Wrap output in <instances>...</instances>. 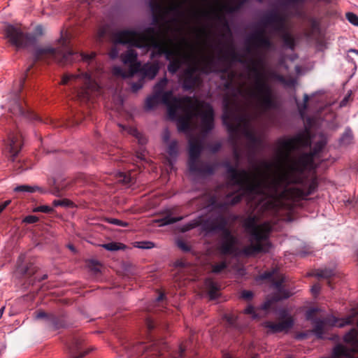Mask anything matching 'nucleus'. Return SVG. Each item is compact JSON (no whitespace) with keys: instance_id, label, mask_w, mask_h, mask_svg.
I'll return each instance as SVG.
<instances>
[{"instance_id":"nucleus-53","label":"nucleus","mask_w":358,"mask_h":358,"mask_svg":"<svg viewBox=\"0 0 358 358\" xmlns=\"http://www.w3.org/2000/svg\"><path fill=\"white\" fill-rule=\"evenodd\" d=\"M148 324V327L149 329H152V328H153V325L152 324V323H151V322H150V321H148V324Z\"/></svg>"},{"instance_id":"nucleus-48","label":"nucleus","mask_w":358,"mask_h":358,"mask_svg":"<svg viewBox=\"0 0 358 358\" xmlns=\"http://www.w3.org/2000/svg\"><path fill=\"white\" fill-rule=\"evenodd\" d=\"M120 176L122 177H123V178L121 180L122 182H129V178L125 176L124 173H120Z\"/></svg>"},{"instance_id":"nucleus-21","label":"nucleus","mask_w":358,"mask_h":358,"mask_svg":"<svg viewBox=\"0 0 358 358\" xmlns=\"http://www.w3.org/2000/svg\"><path fill=\"white\" fill-rule=\"evenodd\" d=\"M15 192H29L33 193L35 192H40L41 193H44L45 191L43 190L40 187L36 185H23L17 186L15 188Z\"/></svg>"},{"instance_id":"nucleus-16","label":"nucleus","mask_w":358,"mask_h":358,"mask_svg":"<svg viewBox=\"0 0 358 358\" xmlns=\"http://www.w3.org/2000/svg\"><path fill=\"white\" fill-rule=\"evenodd\" d=\"M251 44L257 50L268 49L271 43L262 32H255L250 37Z\"/></svg>"},{"instance_id":"nucleus-28","label":"nucleus","mask_w":358,"mask_h":358,"mask_svg":"<svg viewBox=\"0 0 358 358\" xmlns=\"http://www.w3.org/2000/svg\"><path fill=\"white\" fill-rule=\"evenodd\" d=\"M346 18L353 25L358 26V16L352 13H348Z\"/></svg>"},{"instance_id":"nucleus-61","label":"nucleus","mask_w":358,"mask_h":358,"mask_svg":"<svg viewBox=\"0 0 358 358\" xmlns=\"http://www.w3.org/2000/svg\"><path fill=\"white\" fill-rule=\"evenodd\" d=\"M217 229V227H212V230H216Z\"/></svg>"},{"instance_id":"nucleus-31","label":"nucleus","mask_w":358,"mask_h":358,"mask_svg":"<svg viewBox=\"0 0 358 358\" xmlns=\"http://www.w3.org/2000/svg\"><path fill=\"white\" fill-rule=\"evenodd\" d=\"M244 313L250 315L252 319L257 318V315L255 313L254 307L252 306H248L245 310Z\"/></svg>"},{"instance_id":"nucleus-32","label":"nucleus","mask_w":358,"mask_h":358,"mask_svg":"<svg viewBox=\"0 0 358 358\" xmlns=\"http://www.w3.org/2000/svg\"><path fill=\"white\" fill-rule=\"evenodd\" d=\"M108 222L117 226L127 227L128 224L117 219H109Z\"/></svg>"},{"instance_id":"nucleus-27","label":"nucleus","mask_w":358,"mask_h":358,"mask_svg":"<svg viewBox=\"0 0 358 358\" xmlns=\"http://www.w3.org/2000/svg\"><path fill=\"white\" fill-rule=\"evenodd\" d=\"M134 246L141 249H151L155 244L150 241H138L134 243Z\"/></svg>"},{"instance_id":"nucleus-3","label":"nucleus","mask_w":358,"mask_h":358,"mask_svg":"<svg viewBox=\"0 0 358 358\" xmlns=\"http://www.w3.org/2000/svg\"><path fill=\"white\" fill-rule=\"evenodd\" d=\"M168 80L164 78L154 87V94L146 100V108L152 109L159 102L165 104L168 110V116L176 120L179 131L189 135L195 130L208 132L214 126L213 110L208 103L189 97L176 98L172 92L161 94L167 84Z\"/></svg>"},{"instance_id":"nucleus-11","label":"nucleus","mask_w":358,"mask_h":358,"mask_svg":"<svg viewBox=\"0 0 358 358\" xmlns=\"http://www.w3.org/2000/svg\"><path fill=\"white\" fill-rule=\"evenodd\" d=\"M262 278H272V287L275 292V296L273 297V300L278 301L287 299L293 294V292L283 289L282 283L285 282V278L282 274L278 273L277 270H273L272 272H265L264 274H262Z\"/></svg>"},{"instance_id":"nucleus-23","label":"nucleus","mask_w":358,"mask_h":358,"mask_svg":"<svg viewBox=\"0 0 358 358\" xmlns=\"http://www.w3.org/2000/svg\"><path fill=\"white\" fill-rule=\"evenodd\" d=\"M182 219V217H171V216H166L164 218L158 220L157 222H159V226H164L170 224L175 223L178 221H180Z\"/></svg>"},{"instance_id":"nucleus-34","label":"nucleus","mask_w":358,"mask_h":358,"mask_svg":"<svg viewBox=\"0 0 358 358\" xmlns=\"http://www.w3.org/2000/svg\"><path fill=\"white\" fill-rule=\"evenodd\" d=\"M108 27H101L99 29L97 32V38L98 39H101L102 37L105 36L106 32L108 31Z\"/></svg>"},{"instance_id":"nucleus-35","label":"nucleus","mask_w":358,"mask_h":358,"mask_svg":"<svg viewBox=\"0 0 358 358\" xmlns=\"http://www.w3.org/2000/svg\"><path fill=\"white\" fill-rule=\"evenodd\" d=\"M241 296L243 299L245 300H250L253 296V294L251 291L244 290L241 292Z\"/></svg>"},{"instance_id":"nucleus-64","label":"nucleus","mask_w":358,"mask_h":358,"mask_svg":"<svg viewBox=\"0 0 358 358\" xmlns=\"http://www.w3.org/2000/svg\"><path fill=\"white\" fill-rule=\"evenodd\" d=\"M289 358H292V357H289Z\"/></svg>"},{"instance_id":"nucleus-38","label":"nucleus","mask_w":358,"mask_h":358,"mask_svg":"<svg viewBox=\"0 0 358 358\" xmlns=\"http://www.w3.org/2000/svg\"><path fill=\"white\" fill-rule=\"evenodd\" d=\"M197 225H198L197 222H190V223L187 224V225L184 226L181 230L182 231H187L189 229H192L196 227Z\"/></svg>"},{"instance_id":"nucleus-39","label":"nucleus","mask_w":358,"mask_h":358,"mask_svg":"<svg viewBox=\"0 0 358 358\" xmlns=\"http://www.w3.org/2000/svg\"><path fill=\"white\" fill-rule=\"evenodd\" d=\"M320 285H318V284H316V285H314L312 287H311V292L313 293V295H317L320 292Z\"/></svg>"},{"instance_id":"nucleus-41","label":"nucleus","mask_w":358,"mask_h":358,"mask_svg":"<svg viewBox=\"0 0 358 358\" xmlns=\"http://www.w3.org/2000/svg\"><path fill=\"white\" fill-rule=\"evenodd\" d=\"M184 351H185V348H184L182 345H180V346L179 347V352H178V353L175 354V355H172V357H173V358H180V357H182V352H183Z\"/></svg>"},{"instance_id":"nucleus-22","label":"nucleus","mask_w":358,"mask_h":358,"mask_svg":"<svg viewBox=\"0 0 358 358\" xmlns=\"http://www.w3.org/2000/svg\"><path fill=\"white\" fill-rule=\"evenodd\" d=\"M101 247L108 251H117L120 250L125 249L126 246L121 243L117 242H110L108 243L101 245Z\"/></svg>"},{"instance_id":"nucleus-24","label":"nucleus","mask_w":358,"mask_h":358,"mask_svg":"<svg viewBox=\"0 0 358 358\" xmlns=\"http://www.w3.org/2000/svg\"><path fill=\"white\" fill-rule=\"evenodd\" d=\"M334 275V271L331 269H320L318 270L314 275L317 278H328Z\"/></svg>"},{"instance_id":"nucleus-6","label":"nucleus","mask_w":358,"mask_h":358,"mask_svg":"<svg viewBox=\"0 0 358 358\" xmlns=\"http://www.w3.org/2000/svg\"><path fill=\"white\" fill-rule=\"evenodd\" d=\"M244 227L250 236V245L245 247L242 252L249 256L260 252H268L271 248L268 239L272 229L271 224L268 222L259 223L255 217H252L245 221Z\"/></svg>"},{"instance_id":"nucleus-9","label":"nucleus","mask_w":358,"mask_h":358,"mask_svg":"<svg viewBox=\"0 0 358 358\" xmlns=\"http://www.w3.org/2000/svg\"><path fill=\"white\" fill-rule=\"evenodd\" d=\"M59 43L64 49H55L49 46L36 48L33 50V55L35 59L50 57L62 64H66L68 63L69 62L68 59L69 56H71L73 54L71 51H66V48H68L69 40L66 38L62 36L59 40Z\"/></svg>"},{"instance_id":"nucleus-54","label":"nucleus","mask_w":358,"mask_h":358,"mask_svg":"<svg viewBox=\"0 0 358 358\" xmlns=\"http://www.w3.org/2000/svg\"><path fill=\"white\" fill-rule=\"evenodd\" d=\"M346 101H347V99H343V100L341 101V106H345V105Z\"/></svg>"},{"instance_id":"nucleus-52","label":"nucleus","mask_w":358,"mask_h":358,"mask_svg":"<svg viewBox=\"0 0 358 358\" xmlns=\"http://www.w3.org/2000/svg\"><path fill=\"white\" fill-rule=\"evenodd\" d=\"M4 309H5V308H4V307H2V308L0 309V319L1 318V317H2L3 314Z\"/></svg>"},{"instance_id":"nucleus-15","label":"nucleus","mask_w":358,"mask_h":358,"mask_svg":"<svg viewBox=\"0 0 358 358\" xmlns=\"http://www.w3.org/2000/svg\"><path fill=\"white\" fill-rule=\"evenodd\" d=\"M189 168L192 171H193V164L200 155L201 150V143L197 140L192 138H189Z\"/></svg>"},{"instance_id":"nucleus-1","label":"nucleus","mask_w":358,"mask_h":358,"mask_svg":"<svg viewBox=\"0 0 358 358\" xmlns=\"http://www.w3.org/2000/svg\"><path fill=\"white\" fill-rule=\"evenodd\" d=\"M310 144L307 134L281 138L278 141L277 151L272 161L261 162L248 171L229 168L231 181L238 187L239 192L228 195L227 202L236 204L245 196L248 202L257 201V206L266 211L285 206V200L305 196L298 185L303 180V171L314 168V155L310 153L296 157L294 151Z\"/></svg>"},{"instance_id":"nucleus-40","label":"nucleus","mask_w":358,"mask_h":358,"mask_svg":"<svg viewBox=\"0 0 358 358\" xmlns=\"http://www.w3.org/2000/svg\"><path fill=\"white\" fill-rule=\"evenodd\" d=\"M303 100H304V103H303V108H299V111H300V113L301 115H303V113L306 108V103L308 101V96L307 94L304 95Z\"/></svg>"},{"instance_id":"nucleus-7","label":"nucleus","mask_w":358,"mask_h":358,"mask_svg":"<svg viewBox=\"0 0 358 358\" xmlns=\"http://www.w3.org/2000/svg\"><path fill=\"white\" fill-rule=\"evenodd\" d=\"M97 78L98 76L95 72H80L64 76L62 84L65 85L70 80L75 81L78 85H80V89L77 90L78 97L88 99L90 92H96L99 89Z\"/></svg>"},{"instance_id":"nucleus-5","label":"nucleus","mask_w":358,"mask_h":358,"mask_svg":"<svg viewBox=\"0 0 358 358\" xmlns=\"http://www.w3.org/2000/svg\"><path fill=\"white\" fill-rule=\"evenodd\" d=\"M146 30H144L143 31H133V30H124L116 32L114 34V38L113 42L115 45V48H113L110 52V56L112 59L116 58L118 55L119 52L117 50V45L122 44V45H128V50L127 52L124 55H121L122 61L123 64L128 66L129 69L128 71H124L121 67L120 66H114L113 68V73L115 76H119L123 78H129L131 77L134 73H137L140 70H142L143 73L145 76L148 77L150 79H153L155 76L157 74L159 71V66L157 64H145L142 69H141V63L137 61V53L135 52V50L133 49L134 47L138 48L134 44V41L131 40L128 41V42L126 43H120L117 42V39L118 38V35L122 32L124 31H132L136 32L138 34H143L145 33Z\"/></svg>"},{"instance_id":"nucleus-25","label":"nucleus","mask_w":358,"mask_h":358,"mask_svg":"<svg viewBox=\"0 0 358 358\" xmlns=\"http://www.w3.org/2000/svg\"><path fill=\"white\" fill-rule=\"evenodd\" d=\"M352 140V133L350 129L345 131L343 135L340 139L341 143L343 145H348L351 143Z\"/></svg>"},{"instance_id":"nucleus-10","label":"nucleus","mask_w":358,"mask_h":358,"mask_svg":"<svg viewBox=\"0 0 358 358\" xmlns=\"http://www.w3.org/2000/svg\"><path fill=\"white\" fill-rule=\"evenodd\" d=\"M355 321V315H352L345 319H338L334 317H331L325 320H316L315 321V328L313 331L317 337L322 338L323 333L329 330L330 327H343L344 326L351 324Z\"/></svg>"},{"instance_id":"nucleus-63","label":"nucleus","mask_w":358,"mask_h":358,"mask_svg":"<svg viewBox=\"0 0 358 358\" xmlns=\"http://www.w3.org/2000/svg\"><path fill=\"white\" fill-rule=\"evenodd\" d=\"M96 66L97 70L100 68V66H98L97 64H96Z\"/></svg>"},{"instance_id":"nucleus-30","label":"nucleus","mask_w":358,"mask_h":358,"mask_svg":"<svg viewBox=\"0 0 358 358\" xmlns=\"http://www.w3.org/2000/svg\"><path fill=\"white\" fill-rule=\"evenodd\" d=\"M13 105H14L13 108H10V110L15 114H21L22 113L21 107L16 100H15L13 101Z\"/></svg>"},{"instance_id":"nucleus-49","label":"nucleus","mask_w":358,"mask_h":358,"mask_svg":"<svg viewBox=\"0 0 358 358\" xmlns=\"http://www.w3.org/2000/svg\"><path fill=\"white\" fill-rule=\"evenodd\" d=\"M141 87H142L141 85H137V84H133L132 86H131L132 90L134 92H136L137 90H138Z\"/></svg>"},{"instance_id":"nucleus-26","label":"nucleus","mask_w":358,"mask_h":358,"mask_svg":"<svg viewBox=\"0 0 358 358\" xmlns=\"http://www.w3.org/2000/svg\"><path fill=\"white\" fill-rule=\"evenodd\" d=\"M282 38L285 45L291 49L294 46V41L292 36L287 32L282 34Z\"/></svg>"},{"instance_id":"nucleus-62","label":"nucleus","mask_w":358,"mask_h":358,"mask_svg":"<svg viewBox=\"0 0 358 358\" xmlns=\"http://www.w3.org/2000/svg\"><path fill=\"white\" fill-rule=\"evenodd\" d=\"M157 350V348L156 347H152V350Z\"/></svg>"},{"instance_id":"nucleus-18","label":"nucleus","mask_w":358,"mask_h":358,"mask_svg":"<svg viewBox=\"0 0 358 358\" xmlns=\"http://www.w3.org/2000/svg\"><path fill=\"white\" fill-rule=\"evenodd\" d=\"M269 24L275 27L277 30H285L287 24L285 19L278 15H272L269 19Z\"/></svg>"},{"instance_id":"nucleus-47","label":"nucleus","mask_w":358,"mask_h":358,"mask_svg":"<svg viewBox=\"0 0 358 358\" xmlns=\"http://www.w3.org/2000/svg\"><path fill=\"white\" fill-rule=\"evenodd\" d=\"M271 303V301H270V300L267 301L266 302H265V303L262 306V308L263 310H267V309L269 308V306H270Z\"/></svg>"},{"instance_id":"nucleus-29","label":"nucleus","mask_w":358,"mask_h":358,"mask_svg":"<svg viewBox=\"0 0 358 358\" xmlns=\"http://www.w3.org/2000/svg\"><path fill=\"white\" fill-rule=\"evenodd\" d=\"M34 212H42L48 213L52 211V208L48 206H40L34 209Z\"/></svg>"},{"instance_id":"nucleus-20","label":"nucleus","mask_w":358,"mask_h":358,"mask_svg":"<svg viewBox=\"0 0 358 358\" xmlns=\"http://www.w3.org/2000/svg\"><path fill=\"white\" fill-rule=\"evenodd\" d=\"M206 286L208 289V295L210 299H215L218 296V288L215 282L212 280L208 279L206 282Z\"/></svg>"},{"instance_id":"nucleus-46","label":"nucleus","mask_w":358,"mask_h":358,"mask_svg":"<svg viewBox=\"0 0 358 358\" xmlns=\"http://www.w3.org/2000/svg\"><path fill=\"white\" fill-rule=\"evenodd\" d=\"M45 317H46V313L43 311H39L36 315V317L37 319H41V318H43Z\"/></svg>"},{"instance_id":"nucleus-19","label":"nucleus","mask_w":358,"mask_h":358,"mask_svg":"<svg viewBox=\"0 0 358 358\" xmlns=\"http://www.w3.org/2000/svg\"><path fill=\"white\" fill-rule=\"evenodd\" d=\"M181 3L178 0H171L168 7L166 8V13H174L177 17L181 16L182 13L180 12Z\"/></svg>"},{"instance_id":"nucleus-4","label":"nucleus","mask_w":358,"mask_h":358,"mask_svg":"<svg viewBox=\"0 0 358 358\" xmlns=\"http://www.w3.org/2000/svg\"><path fill=\"white\" fill-rule=\"evenodd\" d=\"M262 66V61L253 65L255 73L253 87L244 95L245 103L242 108L244 114L236 118V127L234 128L229 124V115L227 108L222 115L223 123L227 126L230 131H238L241 129L239 127L243 125L245 136L252 141H255L256 137L253 129L251 128L250 120L275 106L274 95L271 87L265 80Z\"/></svg>"},{"instance_id":"nucleus-8","label":"nucleus","mask_w":358,"mask_h":358,"mask_svg":"<svg viewBox=\"0 0 358 358\" xmlns=\"http://www.w3.org/2000/svg\"><path fill=\"white\" fill-rule=\"evenodd\" d=\"M43 34V29L41 25L36 26L34 34H24L20 29L13 25L9 24L6 28V37L17 49L34 46L38 37L41 36Z\"/></svg>"},{"instance_id":"nucleus-60","label":"nucleus","mask_w":358,"mask_h":358,"mask_svg":"<svg viewBox=\"0 0 358 358\" xmlns=\"http://www.w3.org/2000/svg\"><path fill=\"white\" fill-rule=\"evenodd\" d=\"M172 146H173V147L176 146V142H173V143H172V145H171V147H172Z\"/></svg>"},{"instance_id":"nucleus-59","label":"nucleus","mask_w":358,"mask_h":358,"mask_svg":"<svg viewBox=\"0 0 358 358\" xmlns=\"http://www.w3.org/2000/svg\"><path fill=\"white\" fill-rule=\"evenodd\" d=\"M351 51L354 52H355L356 54L358 55V50H351Z\"/></svg>"},{"instance_id":"nucleus-2","label":"nucleus","mask_w":358,"mask_h":358,"mask_svg":"<svg viewBox=\"0 0 358 358\" xmlns=\"http://www.w3.org/2000/svg\"><path fill=\"white\" fill-rule=\"evenodd\" d=\"M222 7L217 1L203 0L199 5L192 3L188 9L189 20L185 25L194 36V41L185 38H178L175 33L168 29H148L143 34L124 31L118 35L117 42L126 43L134 41V44L146 50H152L151 57L164 54L167 60H171L168 66L169 72L174 73L181 63L188 65L180 80L183 88L189 90L200 83L201 75L214 71V60L210 52L208 41L209 34L207 26L202 20L217 18Z\"/></svg>"},{"instance_id":"nucleus-17","label":"nucleus","mask_w":358,"mask_h":358,"mask_svg":"<svg viewBox=\"0 0 358 358\" xmlns=\"http://www.w3.org/2000/svg\"><path fill=\"white\" fill-rule=\"evenodd\" d=\"M66 51H71L73 53L71 56H69L68 57L69 61H70L68 64L76 62V57H80V60L86 63L87 65L93 64L95 62L96 53L94 52H92L90 54H85L83 52L78 54V52H74L72 50H69L67 48ZM66 64H67V63Z\"/></svg>"},{"instance_id":"nucleus-57","label":"nucleus","mask_w":358,"mask_h":358,"mask_svg":"<svg viewBox=\"0 0 358 358\" xmlns=\"http://www.w3.org/2000/svg\"><path fill=\"white\" fill-rule=\"evenodd\" d=\"M83 356H84V354H82V355H80V356H78V357H73L72 358H81V357H83Z\"/></svg>"},{"instance_id":"nucleus-12","label":"nucleus","mask_w":358,"mask_h":358,"mask_svg":"<svg viewBox=\"0 0 358 358\" xmlns=\"http://www.w3.org/2000/svg\"><path fill=\"white\" fill-rule=\"evenodd\" d=\"M285 320L279 323L266 322L264 324V327L268 330V333L274 334L282 331H287L293 326L294 320L290 315H287V311L283 310L281 313Z\"/></svg>"},{"instance_id":"nucleus-58","label":"nucleus","mask_w":358,"mask_h":358,"mask_svg":"<svg viewBox=\"0 0 358 358\" xmlns=\"http://www.w3.org/2000/svg\"><path fill=\"white\" fill-rule=\"evenodd\" d=\"M162 298H163V295H160L159 296H158V298L157 299V301H159V300H161Z\"/></svg>"},{"instance_id":"nucleus-45","label":"nucleus","mask_w":358,"mask_h":358,"mask_svg":"<svg viewBox=\"0 0 358 358\" xmlns=\"http://www.w3.org/2000/svg\"><path fill=\"white\" fill-rule=\"evenodd\" d=\"M53 205L55 206H64V205H66V203L64 201H63L55 200L53 201Z\"/></svg>"},{"instance_id":"nucleus-13","label":"nucleus","mask_w":358,"mask_h":358,"mask_svg":"<svg viewBox=\"0 0 358 358\" xmlns=\"http://www.w3.org/2000/svg\"><path fill=\"white\" fill-rule=\"evenodd\" d=\"M220 250L223 254L236 255L238 253L236 248V239L227 230L224 231Z\"/></svg>"},{"instance_id":"nucleus-51","label":"nucleus","mask_w":358,"mask_h":358,"mask_svg":"<svg viewBox=\"0 0 358 358\" xmlns=\"http://www.w3.org/2000/svg\"><path fill=\"white\" fill-rule=\"evenodd\" d=\"M178 245L183 250H188V248L185 245V244L182 242H178Z\"/></svg>"},{"instance_id":"nucleus-56","label":"nucleus","mask_w":358,"mask_h":358,"mask_svg":"<svg viewBox=\"0 0 358 358\" xmlns=\"http://www.w3.org/2000/svg\"><path fill=\"white\" fill-rule=\"evenodd\" d=\"M278 78V80H280L281 82H282V83H284V82H285V81H284V79H283V78H282V76H279Z\"/></svg>"},{"instance_id":"nucleus-36","label":"nucleus","mask_w":358,"mask_h":358,"mask_svg":"<svg viewBox=\"0 0 358 358\" xmlns=\"http://www.w3.org/2000/svg\"><path fill=\"white\" fill-rule=\"evenodd\" d=\"M38 220V217L36 216H34V215H29V216H27L24 219V222H26V223H28V224H33V223H35Z\"/></svg>"},{"instance_id":"nucleus-37","label":"nucleus","mask_w":358,"mask_h":358,"mask_svg":"<svg viewBox=\"0 0 358 358\" xmlns=\"http://www.w3.org/2000/svg\"><path fill=\"white\" fill-rule=\"evenodd\" d=\"M226 267V264L222 262L219 264L215 265L213 268V272L219 273Z\"/></svg>"},{"instance_id":"nucleus-43","label":"nucleus","mask_w":358,"mask_h":358,"mask_svg":"<svg viewBox=\"0 0 358 358\" xmlns=\"http://www.w3.org/2000/svg\"><path fill=\"white\" fill-rule=\"evenodd\" d=\"M10 203V200H7L4 201L3 203L0 204V213L6 208V207L9 205Z\"/></svg>"},{"instance_id":"nucleus-44","label":"nucleus","mask_w":358,"mask_h":358,"mask_svg":"<svg viewBox=\"0 0 358 358\" xmlns=\"http://www.w3.org/2000/svg\"><path fill=\"white\" fill-rule=\"evenodd\" d=\"M129 132L132 134L133 136H136L137 138H139V136H140V133L137 131L136 129H129Z\"/></svg>"},{"instance_id":"nucleus-55","label":"nucleus","mask_w":358,"mask_h":358,"mask_svg":"<svg viewBox=\"0 0 358 358\" xmlns=\"http://www.w3.org/2000/svg\"><path fill=\"white\" fill-rule=\"evenodd\" d=\"M69 248L72 250V251H74L75 250V248L72 245H68Z\"/></svg>"},{"instance_id":"nucleus-42","label":"nucleus","mask_w":358,"mask_h":358,"mask_svg":"<svg viewBox=\"0 0 358 358\" xmlns=\"http://www.w3.org/2000/svg\"><path fill=\"white\" fill-rule=\"evenodd\" d=\"M315 311H317V310L314 309V308L308 310L307 313H306V319L308 320H312L313 315V314L315 313Z\"/></svg>"},{"instance_id":"nucleus-33","label":"nucleus","mask_w":358,"mask_h":358,"mask_svg":"<svg viewBox=\"0 0 358 358\" xmlns=\"http://www.w3.org/2000/svg\"><path fill=\"white\" fill-rule=\"evenodd\" d=\"M225 319L227 320V322L231 325H236V317H235L232 314L227 315L225 316Z\"/></svg>"},{"instance_id":"nucleus-14","label":"nucleus","mask_w":358,"mask_h":358,"mask_svg":"<svg viewBox=\"0 0 358 358\" xmlns=\"http://www.w3.org/2000/svg\"><path fill=\"white\" fill-rule=\"evenodd\" d=\"M21 147V137L18 134L10 135L8 139V143L6 146V150L10 153L13 161H14L15 157L20 152Z\"/></svg>"},{"instance_id":"nucleus-50","label":"nucleus","mask_w":358,"mask_h":358,"mask_svg":"<svg viewBox=\"0 0 358 358\" xmlns=\"http://www.w3.org/2000/svg\"><path fill=\"white\" fill-rule=\"evenodd\" d=\"M163 138L165 141H168L169 139V132L167 129L164 131Z\"/></svg>"}]
</instances>
